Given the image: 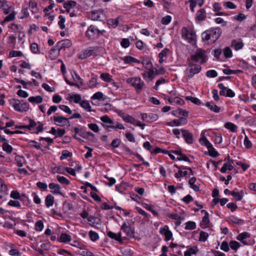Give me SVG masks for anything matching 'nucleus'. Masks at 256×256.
<instances>
[{"instance_id": "7c9ffc66", "label": "nucleus", "mask_w": 256, "mask_h": 256, "mask_svg": "<svg viewBox=\"0 0 256 256\" xmlns=\"http://www.w3.org/2000/svg\"><path fill=\"white\" fill-rule=\"evenodd\" d=\"M76 2L75 1L73 0H68L67 2L64 3V8L66 10V12H70V9L76 6Z\"/></svg>"}, {"instance_id": "58836bf2", "label": "nucleus", "mask_w": 256, "mask_h": 256, "mask_svg": "<svg viewBox=\"0 0 256 256\" xmlns=\"http://www.w3.org/2000/svg\"><path fill=\"white\" fill-rule=\"evenodd\" d=\"M184 229L186 230H193L196 228V224L192 221H188L185 224Z\"/></svg>"}, {"instance_id": "e2e57ef3", "label": "nucleus", "mask_w": 256, "mask_h": 256, "mask_svg": "<svg viewBox=\"0 0 256 256\" xmlns=\"http://www.w3.org/2000/svg\"><path fill=\"white\" fill-rule=\"evenodd\" d=\"M200 142L202 144H204L207 148H210V147L212 146V144L206 138L200 139Z\"/></svg>"}, {"instance_id": "79ce46f5", "label": "nucleus", "mask_w": 256, "mask_h": 256, "mask_svg": "<svg viewBox=\"0 0 256 256\" xmlns=\"http://www.w3.org/2000/svg\"><path fill=\"white\" fill-rule=\"evenodd\" d=\"M122 117L124 120L126 122L133 124L135 122V119L132 116L128 114H124Z\"/></svg>"}, {"instance_id": "ea45409f", "label": "nucleus", "mask_w": 256, "mask_h": 256, "mask_svg": "<svg viewBox=\"0 0 256 256\" xmlns=\"http://www.w3.org/2000/svg\"><path fill=\"white\" fill-rule=\"evenodd\" d=\"M100 78L106 82H110L112 81V76L108 73H102L100 74Z\"/></svg>"}, {"instance_id": "9d476101", "label": "nucleus", "mask_w": 256, "mask_h": 256, "mask_svg": "<svg viewBox=\"0 0 256 256\" xmlns=\"http://www.w3.org/2000/svg\"><path fill=\"white\" fill-rule=\"evenodd\" d=\"M98 50L97 47H90L84 50L82 53L79 54L78 58L80 59H86L94 54Z\"/></svg>"}, {"instance_id": "423d86ee", "label": "nucleus", "mask_w": 256, "mask_h": 256, "mask_svg": "<svg viewBox=\"0 0 256 256\" xmlns=\"http://www.w3.org/2000/svg\"><path fill=\"white\" fill-rule=\"evenodd\" d=\"M126 82L136 88V92L139 93L144 86L143 81L140 78H130L126 80Z\"/></svg>"}, {"instance_id": "c756f323", "label": "nucleus", "mask_w": 256, "mask_h": 256, "mask_svg": "<svg viewBox=\"0 0 256 256\" xmlns=\"http://www.w3.org/2000/svg\"><path fill=\"white\" fill-rule=\"evenodd\" d=\"M71 236L67 234H62L60 237L59 241L61 242L67 243L71 240Z\"/></svg>"}, {"instance_id": "0e129e2a", "label": "nucleus", "mask_w": 256, "mask_h": 256, "mask_svg": "<svg viewBox=\"0 0 256 256\" xmlns=\"http://www.w3.org/2000/svg\"><path fill=\"white\" fill-rule=\"evenodd\" d=\"M169 217L172 219L176 220H183L184 219V217H182L176 213L171 214H170Z\"/></svg>"}, {"instance_id": "c85d7f7f", "label": "nucleus", "mask_w": 256, "mask_h": 256, "mask_svg": "<svg viewBox=\"0 0 256 256\" xmlns=\"http://www.w3.org/2000/svg\"><path fill=\"white\" fill-rule=\"evenodd\" d=\"M188 120L185 118H181L179 119H175L173 120L174 126H181L186 124Z\"/></svg>"}, {"instance_id": "5fc2aeb1", "label": "nucleus", "mask_w": 256, "mask_h": 256, "mask_svg": "<svg viewBox=\"0 0 256 256\" xmlns=\"http://www.w3.org/2000/svg\"><path fill=\"white\" fill-rule=\"evenodd\" d=\"M223 52L224 56L227 58H230L232 56V50L228 47L225 48L224 49Z\"/></svg>"}, {"instance_id": "4c0bfd02", "label": "nucleus", "mask_w": 256, "mask_h": 256, "mask_svg": "<svg viewBox=\"0 0 256 256\" xmlns=\"http://www.w3.org/2000/svg\"><path fill=\"white\" fill-rule=\"evenodd\" d=\"M229 244L230 248L235 252H236L238 248L240 246V244L236 240H231Z\"/></svg>"}, {"instance_id": "f03ea898", "label": "nucleus", "mask_w": 256, "mask_h": 256, "mask_svg": "<svg viewBox=\"0 0 256 256\" xmlns=\"http://www.w3.org/2000/svg\"><path fill=\"white\" fill-rule=\"evenodd\" d=\"M182 38L188 42L192 44L196 43V34L191 28L184 27L182 30Z\"/></svg>"}, {"instance_id": "2eb2a0df", "label": "nucleus", "mask_w": 256, "mask_h": 256, "mask_svg": "<svg viewBox=\"0 0 256 256\" xmlns=\"http://www.w3.org/2000/svg\"><path fill=\"white\" fill-rule=\"evenodd\" d=\"M181 132L185 142L188 144H192L193 142V135L189 130L185 129H181Z\"/></svg>"}, {"instance_id": "9b49d317", "label": "nucleus", "mask_w": 256, "mask_h": 256, "mask_svg": "<svg viewBox=\"0 0 256 256\" xmlns=\"http://www.w3.org/2000/svg\"><path fill=\"white\" fill-rule=\"evenodd\" d=\"M141 115L142 120L147 122H152L156 121L158 118V116L156 114L145 113L142 114Z\"/></svg>"}, {"instance_id": "4d7b16f0", "label": "nucleus", "mask_w": 256, "mask_h": 256, "mask_svg": "<svg viewBox=\"0 0 256 256\" xmlns=\"http://www.w3.org/2000/svg\"><path fill=\"white\" fill-rule=\"evenodd\" d=\"M220 249L224 252H228L230 250V244L226 241L222 242L220 247Z\"/></svg>"}, {"instance_id": "6e6552de", "label": "nucleus", "mask_w": 256, "mask_h": 256, "mask_svg": "<svg viewBox=\"0 0 256 256\" xmlns=\"http://www.w3.org/2000/svg\"><path fill=\"white\" fill-rule=\"evenodd\" d=\"M98 29L94 26H90L86 32V36L90 40H93L98 37Z\"/></svg>"}, {"instance_id": "c03bdc74", "label": "nucleus", "mask_w": 256, "mask_h": 256, "mask_svg": "<svg viewBox=\"0 0 256 256\" xmlns=\"http://www.w3.org/2000/svg\"><path fill=\"white\" fill-rule=\"evenodd\" d=\"M89 236L90 239L93 242H95L99 238L98 234L93 230H90L89 232Z\"/></svg>"}, {"instance_id": "f704fd0d", "label": "nucleus", "mask_w": 256, "mask_h": 256, "mask_svg": "<svg viewBox=\"0 0 256 256\" xmlns=\"http://www.w3.org/2000/svg\"><path fill=\"white\" fill-rule=\"evenodd\" d=\"M224 127L230 130L232 132H236L237 126L230 122H227L224 124Z\"/></svg>"}, {"instance_id": "a211bd4d", "label": "nucleus", "mask_w": 256, "mask_h": 256, "mask_svg": "<svg viewBox=\"0 0 256 256\" xmlns=\"http://www.w3.org/2000/svg\"><path fill=\"white\" fill-rule=\"evenodd\" d=\"M234 160H232L228 159V162L226 163H224L222 168H220V172L222 174L226 172V170H232L234 168Z\"/></svg>"}, {"instance_id": "bb28decb", "label": "nucleus", "mask_w": 256, "mask_h": 256, "mask_svg": "<svg viewBox=\"0 0 256 256\" xmlns=\"http://www.w3.org/2000/svg\"><path fill=\"white\" fill-rule=\"evenodd\" d=\"M204 106L215 112H218L220 110V108L215 104L214 102H206L204 104Z\"/></svg>"}, {"instance_id": "a18cd8bd", "label": "nucleus", "mask_w": 256, "mask_h": 256, "mask_svg": "<svg viewBox=\"0 0 256 256\" xmlns=\"http://www.w3.org/2000/svg\"><path fill=\"white\" fill-rule=\"evenodd\" d=\"M56 178L61 184L68 185L70 184V180L63 176H57Z\"/></svg>"}, {"instance_id": "13d9d810", "label": "nucleus", "mask_w": 256, "mask_h": 256, "mask_svg": "<svg viewBox=\"0 0 256 256\" xmlns=\"http://www.w3.org/2000/svg\"><path fill=\"white\" fill-rule=\"evenodd\" d=\"M208 150L209 154L211 156L216 157L218 156V153L215 149L213 148L212 145L210 147V148H208Z\"/></svg>"}, {"instance_id": "cd10ccee", "label": "nucleus", "mask_w": 256, "mask_h": 256, "mask_svg": "<svg viewBox=\"0 0 256 256\" xmlns=\"http://www.w3.org/2000/svg\"><path fill=\"white\" fill-rule=\"evenodd\" d=\"M74 76H72L74 80V84L75 86L78 88H80V86L83 85V80L80 77L79 75H78L77 74L74 73Z\"/></svg>"}, {"instance_id": "412c9836", "label": "nucleus", "mask_w": 256, "mask_h": 256, "mask_svg": "<svg viewBox=\"0 0 256 256\" xmlns=\"http://www.w3.org/2000/svg\"><path fill=\"white\" fill-rule=\"evenodd\" d=\"M49 188L52 190V192L54 194H60V186L58 184L50 183L48 185Z\"/></svg>"}, {"instance_id": "a19ab883", "label": "nucleus", "mask_w": 256, "mask_h": 256, "mask_svg": "<svg viewBox=\"0 0 256 256\" xmlns=\"http://www.w3.org/2000/svg\"><path fill=\"white\" fill-rule=\"evenodd\" d=\"M44 227L42 220H39L36 222L34 225V230L37 232H41Z\"/></svg>"}, {"instance_id": "de8ad7c7", "label": "nucleus", "mask_w": 256, "mask_h": 256, "mask_svg": "<svg viewBox=\"0 0 256 256\" xmlns=\"http://www.w3.org/2000/svg\"><path fill=\"white\" fill-rule=\"evenodd\" d=\"M148 80L152 81L155 77L156 74L153 68H150L147 72Z\"/></svg>"}, {"instance_id": "052dcab7", "label": "nucleus", "mask_w": 256, "mask_h": 256, "mask_svg": "<svg viewBox=\"0 0 256 256\" xmlns=\"http://www.w3.org/2000/svg\"><path fill=\"white\" fill-rule=\"evenodd\" d=\"M206 76L208 78H216L218 76V73L215 70H211L206 72Z\"/></svg>"}, {"instance_id": "b1692460", "label": "nucleus", "mask_w": 256, "mask_h": 256, "mask_svg": "<svg viewBox=\"0 0 256 256\" xmlns=\"http://www.w3.org/2000/svg\"><path fill=\"white\" fill-rule=\"evenodd\" d=\"M142 206L146 210L150 211L154 216H158V213L155 208V206L152 204H148L146 203L142 204Z\"/></svg>"}, {"instance_id": "09e8293b", "label": "nucleus", "mask_w": 256, "mask_h": 256, "mask_svg": "<svg viewBox=\"0 0 256 256\" xmlns=\"http://www.w3.org/2000/svg\"><path fill=\"white\" fill-rule=\"evenodd\" d=\"M224 6L226 8L235 9L236 8V5L231 2H226L223 4Z\"/></svg>"}, {"instance_id": "39448f33", "label": "nucleus", "mask_w": 256, "mask_h": 256, "mask_svg": "<svg viewBox=\"0 0 256 256\" xmlns=\"http://www.w3.org/2000/svg\"><path fill=\"white\" fill-rule=\"evenodd\" d=\"M191 60L195 62H200L201 64L206 60V54L204 50L198 49L194 54L191 56Z\"/></svg>"}, {"instance_id": "69168bd1", "label": "nucleus", "mask_w": 256, "mask_h": 256, "mask_svg": "<svg viewBox=\"0 0 256 256\" xmlns=\"http://www.w3.org/2000/svg\"><path fill=\"white\" fill-rule=\"evenodd\" d=\"M22 55V54L20 51L12 50L9 53V56L10 57L21 56Z\"/></svg>"}, {"instance_id": "c9c22d12", "label": "nucleus", "mask_w": 256, "mask_h": 256, "mask_svg": "<svg viewBox=\"0 0 256 256\" xmlns=\"http://www.w3.org/2000/svg\"><path fill=\"white\" fill-rule=\"evenodd\" d=\"M126 64H130L132 62L140 63L138 60L130 56H126L122 58Z\"/></svg>"}, {"instance_id": "3c124183", "label": "nucleus", "mask_w": 256, "mask_h": 256, "mask_svg": "<svg viewBox=\"0 0 256 256\" xmlns=\"http://www.w3.org/2000/svg\"><path fill=\"white\" fill-rule=\"evenodd\" d=\"M230 220L234 224H242L244 223L242 220L234 216H232L230 218Z\"/></svg>"}, {"instance_id": "f257e3e1", "label": "nucleus", "mask_w": 256, "mask_h": 256, "mask_svg": "<svg viewBox=\"0 0 256 256\" xmlns=\"http://www.w3.org/2000/svg\"><path fill=\"white\" fill-rule=\"evenodd\" d=\"M222 30L220 28H212L203 32L202 34V39L208 44H213L220 37Z\"/></svg>"}, {"instance_id": "20e7f679", "label": "nucleus", "mask_w": 256, "mask_h": 256, "mask_svg": "<svg viewBox=\"0 0 256 256\" xmlns=\"http://www.w3.org/2000/svg\"><path fill=\"white\" fill-rule=\"evenodd\" d=\"M202 67L200 65L194 64L190 62L188 67L185 71V76L186 78L190 79L196 74H198L201 70Z\"/></svg>"}, {"instance_id": "37998d69", "label": "nucleus", "mask_w": 256, "mask_h": 256, "mask_svg": "<svg viewBox=\"0 0 256 256\" xmlns=\"http://www.w3.org/2000/svg\"><path fill=\"white\" fill-rule=\"evenodd\" d=\"M209 234L204 232L201 231L200 233L199 241L205 242L207 240Z\"/></svg>"}, {"instance_id": "1a4fd4ad", "label": "nucleus", "mask_w": 256, "mask_h": 256, "mask_svg": "<svg viewBox=\"0 0 256 256\" xmlns=\"http://www.w3.org/2000/svg\"><path fill=\"white\" fill-rule=\"evenodd\" d=\"M90 18L92 20H100L102 21L105 18V15L104 12L101 10H95L92 11L88 14Z\"/></svg>"}, {"instance_id": "473e14b6", "label": "nucleus", "mask_w": 256, "mask_h": 256, "mask_svg": "<svg viewBox=\"0 0 256 256\" xmlns=\"http://www.w3.org/2000/svg\"><path fill=\"white\" fill-rule=\"evenodd\" d=\"M243 191L241 190L240 192H236L232 191L230 192V194L232 195L236 201L241 200L243 198Z\"/></svg>"}, {"instance_id": "774afa93", "label": "nucleus", "mask_w": 256, "mask_h": 256, "mask_svg": "<svg viewBox=\"0 0 256 256\" xmlns=\"http://www.w3.org/2000/svg\"><path fill=\"white\" fill-rule=\"evenodd\" d=\"M88 127L90 129L95 132H98L99 131L98 126L96 124H88Z\"/></svg>"}, {"instance_id": "f8f14e48", "label": "nucleus", "mask_w": 256, "mask_h": 256, "mask_svg": "<svg viewBox=\"0 0 256 256\" xmlns=\"http://www.w3.org/2000/svg\"><path fill=\"white\" fill-rule=\"evenodd\" d=\"M54 120L58 126H63L70 124V122L68 119L62 116H54Z\"/></svg>"}, {"instance_id": "338daca9", "label": "nucleus", "mask_w": 256, "mask_h": 256, "mask_svg": "<svg viewBox=\"0 0 256 256\" xmlns=\"http://www.w3.org/2000/svg\"><path fill=\"white\" fill-rule=\"evenodd\" d=\"M246 18V16L244 14L240 13L238 16H234V20L239 22H242Z\"/></svg>"}, {"instance_id": "6e6d98bb", "label": "nucleus", "mask_w": 256, "mask_h": 256, "mask_svg": "<svg viewBox=\"0 0 256 256\" xmlns=\"http://www.w3.org/2000/svg\"><path fill=\"white\" fill-rule=\"evenodd\" d=\"M72 156V153L69 152L68 150H64L62 152V154L60 157L61 160L67 158L68 157H70Z\"/></svg>"}, {"instance_id": "aec40b11", "label": "nucleus", "mask_w": 256, "mask_h": 256, "mask_svg": "<svg viewBox=\"0 0 256 256\" xmlns=\"http://www.w3.org/2000/svg\"><path fill=\"white\" fill-rule=\"evenodd\" d=\"M231 46L232 47L234 48V50H238L243 48L244 44L240 39H234L232 41Z\"/></svg>"}, {"instance_id": "4be33fe9", "label": "nucleus", "mask_w": 256, "mask_h": 256, "mask_svg": "<svg viewBox=\"0 0 256 256\" xmlns=\"http://www.w3.org/2000/svg\"><path fill=\"white\" fill-rule=\"evenodd\" d=\"M44 130L43 124L40 122H36L33 120V132L38 134Z\"/></svg>"}, {"instance_id": "bf43d9fd", "label": "nucleus", "mask_w": 256, "mask_h": 256, "mask_svg": "<svg viewBox=\"0 0 256 256\" xmlns=\"http://www.w3.org/2000/svg\"><path fill=\"white\" fill-rule=\"evenodd\" d=\"M108 128H118L120 130H124L125 128L124 126L118 122H114V124H113L112 126H108Z\"/></svg>"}, {"instance_id": "6ab92c4d", "label": "nucleus", "mask_w": 256, "mask_h": 256, "mask_svg": "<svg viewBox=\"0 0 256 256\" xmlns=\"http://www.w3.org/2000/svg\"><path fill=\"white\" fill-rule=\"evenodd\" d=\"M107 235L109 238L114 239L120 243H122L123 241V239L122 238V234L121 232H120L118 234H116V233L109 231L107 233Z\"/></svg>"}, {"instance_id": "603ef678", "label": "nucleus", "mask_w": 256, "mask_h": 256, "mask_svg": "<svg viewBox=\"0 0 256 256\" xmlns=\"http://www.w3.org/2000/svg\"><path fill=\"white\" fill-rule=\"evenodd\" d=\"M98 84L97 79L96 78H92L90 80L88 86L90 88H92Z\"/></svg>"}, {"instance_id": "4468645a", "label": "nucleus", "mask_w": 256, "mask_h": 256, "mask_svg": "<svg viewBox=\"0 0 256 256\" xmlns=\"http://www.w3.org/2000/svg\"><path fill=\"white\" fill-rule=\"evenodd\" d=\"M160 232L161 234L164 236V240L166 241H168L172 238V232L169 230L168 226L166 225L164 226L162 228H160Z\"/></svg>"}, {"instance_id": "a878e982", "label": "nucleus", "mask_w": 256, "mask_h": 256, "mask_svg": "<svg viewBox=\"0 0 256 256\" xmlns=\"http://www.w3.org/2000/svg\"><path fill=\"white\" fill-rule=\"evenodd\" d=\"M68 100L70 101H73L76 104H80L82 101L81 96L79 94H70Z\"/></svg>"}, {"instance_id": "ddd939ff", "label": "nucleus", "mask_w": 256, "mask_h": 256, "mask_svg": "<svg viewBox=\"0 0 256 256\" xmlns=\"http://www.w3.org/2000/svg\"><path fill=\"white\" fill-rule=\"evenodd\" d=\"M72 42L68 39H65L57 42L56 44L54 46V48L60 51L64 48H68L71 46Z\"/></svg>"}, {"instance_id": "680f3d73", "label": "nucleus", "mask_w": 256, "mask_h": 256, "mask_svg": "<svg viewBox=\"0 0 256 256\" xmlns=\"http://www.w3.org/2000/svg\"><path fill=\"white\" fill-rule=\"evenodd\" d=\"M136 210L138 211V212L142 214V216H143L144 218H148L150 216V215L146 213V212H145L142 209L138 207V206H136Z\"/></svg>"}, {"instance_id": "7ed1b4c3", "label": "nucleus", "mask_w": 256, "mask_h": 256, "mask_svg": "<svg viewBox=\"0 0 256 256\" xmlns=\"http://www.w3.org/2000/svg\"><path fill=\"white\" fill-rule=\"evenodd\" d=\"M10 104L15 110L18 112L26 111L29 108V104L27 102L24 100H19L15 98L11 99L10 100Z\"/></svg>"}, {"instance_id": "f3484780", "label": "nucleus", "mask_w": 256, "mask_h": 256, "mask_svg": "<svg viewBox=\"0 0 256 256\" xmlns=\"http://www.w3.org/2000/svg\"><path fill=\"white\" fill-rule=\"evenodd\" d=\"M121 230L126 234V236L132 237L134 236V232L132 228L128 226L126 222H124L122 226Z\"/></svg>"}, {"instance_id": "864d4df0", "label": "nucleus", "mask_w": 256, "mask_h": 256, "mask_svg": "<svg viewBox=\"0 0 256 256\" xmlns=\"http://www.w3.org/2000/svg\"><path fill=\"white\" fill-rule=\"evenodd\" d=\"M58 18H59L60 20L58 22V24L60 28L62 30H63L65 28V25H64V22H65V20H66L65 18L62 15H60L58 16Z\"/></svg>"}, {"instance_id": "dca6fc26", "label": "nucleus", "mask_w": 256, "mask_h": 256, "mask_svg": "<svg viewBox=\"0 0 256 256\" xmlns=\"http://www.w3.org/2000/svg\"><path fill=\"white\" fill-rule=\"evenodd\" d=\"M201 212H204V215L203 216L202 220L200 223V226L203 228H206L208 226L210 223L208 213L205 210H202Z\"/></svg>"}, {"instance_id": "393cba45", "label": "nucleus", "mask_w": 256, "mask_h": 256, "mask_svg": "<svg viewBox=\"0 0 256 256\" xmlns=\"http://www.w3.org/2000/svg\"><path fill=\"white\" fill-rule=\"evenodd\" d=\"M54 202V198L53 196L50 194H48L46 197L45 204L46 207L50 208L53 206Z\"/></svg>"}, {"instance_id": "72a5a7b5", "label": "nucleus", "mask_w": 256, "mask_h": 256, "mask_svg": "<svg viewBox=\"0 0 256 256\" xmlns=\"http://www.w3.org/2000/svg\"><path fill=\"white\" fill-rule=\"evenodd\" d=\"M198 251L196 246H192L184 252V256H191L192 254H196Z\"/></svg>"}, {"instance_id": "8fccbe9b", "label": "nucleus", "mask_w": 256, "mask_h": 256, "mask_svg": "<svg viewBox=\"0 0 256 256\" xmlns=\"http://www.w3.org/2000/svg\"><path fill=\"white\" fill-rule=\"evenodd\" d=\"M100 119L104 122L108 124H114L113 120L107 115L102 116Z\"/></svg>"}, {"instance_id": "e433bc0d", "label": "nucleus", "mask_w": 256, "mask_h": 256, "mask_svg": "<svg viewBox=\"0 0 256 256\" xmlns=\"http://www.w3.org/2000/svg\"><path fill=\"white\" fill-rule=\"evenodd\" d=\"M80 106L88 112L93 111L91 110V106L88 100H82L80 104Z\"/></svg>"}, {"instance_id": "2f4dec72", "label": "nucleus", "mask_w": 256, "mask_h": 256, "mask_svg": "<svg viewBox=\"0 0 256 256\" xmlns=\"http://www.w3.org/2000/svg\"><path fill=\"white\" fill-rule=\"evenodd\" d=\"M196 181V177H192L189 180L188 183L190 185V187L193 189L194 191L198 192L200 190V188L198 186L194 184Z\"/></svg>"}, {"instance_id": "49530a36", "label": "nucleus", "mask_w": 256, "mask_h": 256, "mask_svg": "<svg viewBox=\"0 0 256 256\" xmlns=\"http://www.w3.org/2000/svg\"><path fill=\"white\" fill-rule=\"evenodd\" d=\"M2 149L8 154L12 152V148L11 146L8 144L7 142H5L2 144Z\"/></svg>"}, {"instance_id": "0eeeda50", "label": "nucleus", "mask_w": 256, "mask_h": 256, "mask_svg": "<svg viewBox=\"0 0 256 256\" xmlns=\"http://www.w3.org/2000/svg\"><path fill=\"white\" fill-rule=\"evenodd\" d=\"M250 234L248 232H243L238 235L236 238L244 246H252L254 244V240H250Z\"/></svg>"}, {"instance_id": "5701e85b", "label": "nucleus", "mask_w": 256, "mask_h": 256, "mask_svg": "<svg viewBox=\"0 0 256 256\" xmlns=\"http://www.w3.org/2000/svg\"><path fill=\"white\" fill-rule=\"evenodd\" d=\"M206 18V12L204 8L198 10L196 14V19L199 21L204 20Z\"/></svg>"}]
</instances>
